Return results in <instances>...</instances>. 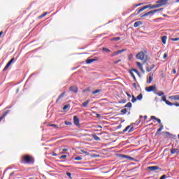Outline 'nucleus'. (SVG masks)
<instances>
[{"label": "nucleus", "instance_id": "nucleus-1", "mask_svg": "<svg viewBox=\"0 0 179 179\" xmlns=\"http://www.w3.org/2000/svg\"><path fill=\"white\" fill-rule=\"evenodd\" d=\"M136 59L143 61V64H146V62H148V51H141L136 55Z\"/></svg>", "mask_w": 179, "mask_h": 179}, {"label": "nucleus", "instance_id": "nucleus-2", "mask_svg": "<svg viewBox=\"0 0 179 179\" xmlns=\"http://www.w3.org/2000/svg\"><path fill=\"white\" fill-rule=\"evenodd\" d=\"M21 163L24 164H31V163H34V158L30 155H24L21 158Z\"/></svg>", "mask_w": 179, "mask_h": 179}, {"label": "nucleus", "instance_id": "nucleus-3", "mask_svg": "<svg viewBox=\"0 0 179 179\" xmlns=\"http://www.w3.org/2000/svg\"><path fill=\"white\" fill-rule=\"evenodd\" d=\"M160 6H162V5H160L159 3L158 4H155V5H147L143 6V8L137 10V15H139V13H141V12H143V10H145V9H148V8H150V9H156V8H160Z\"/></svg>", "mask_w": 179, "mask_h": 179}, {"label": "nucleus", "instance_id": "nucleus-4", "mask_svg": "<svg viewBox=\"0 0 179 179\" xmlns=\"http://www.w3.org/2000/svg\"><path fill=\"white\" fill-rule=\"evenodd\" d=\"M162 10H163V8L152 10L148 12L145 14H141V17H146L147 16H149V15H153L155 13H157V12H162Z\"/></svg>", "mask_w": 179, "mask_h": 179}, {"label": "nucleus", "instance_id": "nucleus-5", "mask_svg": "<svg viewBox=\"0 0 179 179\" xmlns=\"http://www.w3.org/2000/svg\"><path fill=\"white\" fill-rule=\"evenodd\" d=\"M156 89H157V87H156L155 85L145 87V90L148 93H150V92H156Z\"/></svg>", "mask_w": 179, "mask_h": 179}, {"label": "nucleus", "instance_id": "nucleus-6", "mask_svg": "<svg viewBox=\"0 0 179 179\" xmlns=\"http://www.w3.org/2000/svg\"><path fill=\"white\" fill-rule=\"evenodd\" d=\"M13 61H15V58H12L6 65V66L4 67V69H3V71H6V69H8V68H9V66H10V65H12V63L13 62Z\"/></svg>", "mask_w": 179, "mask_h": 179}, {"label": "nucleus", "instance_id": "nucleus-7", "mask_svg": "<svg viewBox=\"0 0 179 179\" xmlns=\"http://www.w3.org/2000/svg\"><path fill=\"white\" fill-rule=\"evenodd\" d=\"M124 51H127V49H122L120 50H117L116 52H114L110 57H115V55H118V54H121L122 52H124Z\"/></svg>", "mask_w": 179, "mask_h": 179}, {"label": "nucleus", "instance_id": "nucleus-8", "mask_svg": "<svg viewBox=\"0 0 179 179\" xmlns=\"http://www.w3.org/2000/svg\"><path fill=\"white\" fill-rule=\"evenodd\" d=\"M162 101H164L166 103V104H167V106H173V103H171L169 101H168L166 99V96H162Z\"/></svg>", "mask_w": 179, "mask_h": 179}, {"label": "nucleus", "instance_id": "nucleus-9", "mask_svg": "<svg viewBox=\"0 0 179 179\" xmlns=\"http://www.w3.org/2000/svg\"><path fill=\"white\" fill-rule=\"evenodd\" d=\"M136 64L138 68H139L140 71H141L142 73H144L145 70L143 69V66H142V64H141V62H136Z\"/></svg>", "mask_w": 179, "mask_h": 179}, {"label": "nucleus", "instance_id": "nucleus-10", "mask_svg": "<svg viewBox=\"0 0 179 179\" xmlns=\"http://www.w3.org/2000/svg\"><path fill=\"white\" fill-rule=\"evenodd\" d=\"M153 80V73H150L148 79H147V83L150 84Z\"/></svg>", "mask_w": 179, "mask_h": 179}, {"label": "nucleus", "instance_id": "nucleus-11", "mask_svg": "<svg viewBox=\"0 0 179 179\" xmlns=\"http://www.w3.org/2000/svg\"><path fill=\"white\" fill-rule=\"evenodd\" d=\"M73 122H74V124H76L77 127H78L79 117H78V116H76V115L73 116Z\"/></svg>", "mask_w": 179, "mask_h": 179}, {"label": "nucleus", "instance_id": "nucleus-12", "mask_svg": "<svg viewBox=\"0 0 179 179\" xmlns=\"http://www.w3.org/2000/svg\"><path fill=\"white\" fill-rule=\"evenodd\" d=\"M69 90H70L71 92H73V93H78V87L71 86V87H69Z\"/></svg>", "mask_w": 179, "mask_h": 179}, {"label": "nucleus", "instance_id": "nucleus-13", "mask_svg": "<svg viewBox=\"0 0 179 179\" xmlns=\"http://www.w3.org/2000/svg\"><path fill=\"white\" fill-rule=\"evenodd\" d=\"M128 131V132H132V131H134V127L131 126H127L124 130L123 132H127Z\"/></svg>", "mask_w": 179, "mask_h": 179}, {"label": "nucleus", "instance_id": "nucleus-14", "mask_svg": "<svg viewBox=\"0 0 179 179\" xmlns=\"http://www.w3.org/2000/svg\"><path fill=\"white\" fill-rule=\"evenodd\" d=\"M65 96V92L62 93L59 97L57 98V101H56V103H61V99H62V97H64Z\"/></svg>", "mask_w": 179, "mask_h": 179}, {"label": "nucleus", "instance_id": "nucleus-15", "mask_svg": "<svg viewBox=\"0 0 179 179\" xmlns=\"http://www.w3.org/2000/svg\"><path fill=\"white\" fill-rule=\"evenodd\" d=\"M148 169L150 170L151 171H156V170H159V166H148Z\"/></svg>", "mask_w": 179, "mask_h": 179}, {"label": "nucleus", "instance_id": "nucleus-16", "mask_svg": "<svg viewBox=\"0 0 179 179\" xmlns=\"http://www.w3.org/2000/svg\"><path fill=\"white\" fill-rule=\"evenodd\" d=\"M171 100H179V94L178 95H172L169 97Z\"/></svg>", "mask_w": 179, "mask_h": 179}, {"label": "nucleus", "instance_id": "nucleus-17", "mask_svg": "<svg viewBox=\"0 0 179 179\" xmlns=\"http://www.w3.org/2000/svg\"><path fill=\"white\" fill-rule=\"evenodd\" d=\"M97 61V59H87L86 64H92V62H94Z\"/></svg>", "mask_w": 179, "mask_h": 179}, {"label": "nucleus", "instance_id": "nucleus-18", "mask_svg": "<svg viewBox=\"0 0 179 179\" xmlns=\"http://www.w3.org/2000/svg\"><path fill=\"white\" fill-rule=\"evenodd\" d=\"M9 112L10 110L6 111L5 113H3L1 117H0V122L3 120V118H5L6 115H8V114H9Z\"/></svg>", "mask_w": 179, "mask_h": 179}, {"label": "nucleus", "instance_id": "nucleus-19", "mask_svg": "<svg viewBox=\"0 0 179 179\" xmlns=\"http://www.w3.org/2000/svg\"><path fill=\"white\" fill-rule=\"evenodd\" d=\"M142 21H137L134 24V27H139V26H141Z\"/></svg>", "mask_w": 179, "mask_h": 179}, {"label": "nucleus", "instance_id": "nucleus-20", "mask_svg": "<svg viewBox=\"0 0 179 179\" xmlns=\"http://www.w3.org/2000/svg\"><path fill=\"white\" fill-rule=\"evenodd\" d=\"M153 68H155V64H152L150 67L147 66L146 67L147 72H150L152 69H153Z\"/></svg>", "mask_w": 179, "mask_h": 179}, {"label": "nucleus", "instance_id": "nucleus-21", "mask_svg": "<svg viewBox=\"0 0 179 179\" xmlns=\"http://www.w3.org/2000/svg\"><path fill=\"white\" fill-rule=\"evenodd\" d=\"M162 41L163 44H166V43L167 41V36H163L162 37Z\"/></svg>", "mask_w": 179, "mask_h": 179}, {"label": "nucleus", "instance_id": "nucleus-22", "mask_svg": "<svg viewBox=\"0 0 179 179\" xmlns=\"http://www.w3.org/2000/svg\"><path fill=\"white\" fill-rule=\"evenodd\" d=\"M90 103V100H86L82 103L83 107H87V104Z\"/></svg>", "mask_w": 179, "mask_h": 179}, {"label": "nucleus", "instance_id": "nucleus-23", "mask_svg": "<svg viewBox=\"0 0 179 179\" xmlns=\"http://www.w3.org/2000/svg\"><path fill=\"white\" fill-rule=\"evenodd\" d=\"M92 136L94 141H101L100 137L97 136L96 134H92Z\"/></svg>", "mask_w": 179, "mask_h": 179}, {"label": "nucleus", "instance_id": "nucleus-24", "mask_svg": "<svg viewBox=\"0 0 179 179\" xmlns=\"http://www.w3.org/2000/svg\"><path fill=\"white\" fill-rule=\"evenodd\" d=\"M163 125H162L158 129H157V131L156 133V135H159V134H160V132H162V131H163Z\"/></svg>", "mask_w": 179, "mask_h": 179}, {"label": "nucleus", "instance_id": "nucleus-25", "mask_svg": "<svg viewBox=\"0 0 179 179\" xmlns=\"http://www.w3.org/2000/svg\"><path fill=\"white\" fill-rule=\"evenodd\" d=\"M130 75H131L134 82H136V77H135V75L134 74V71H132V70L130 71Z\"/></svg>", "mask_w": 179, "mask_h": 179}, {"label": "nucleus", "instance_id": "nucleus-26", "mask_svg": "<svg viewBox=\"0 0 179 179\" xmlns=\"http://www.w3.org/2000/svg\"><path fill=\"white\" fill-rule=\"evenodd\" d=\"M47 15H48V13L45 12L43 13V15H41L38 17V19H43V17H44L45 16H47Z\"/></svg>", "mask_w": 179, "mask_h": 179}, {"label": "nucleus", "instance_id": "nucleus-27", "mask_svg": "<svg viewBox=\"0 0 179 179\" xmlns=\"http://www.w3.org/2000/svg\"><path fill=\"white\" fill-rule=\"evenodd\" d=\"M131 71L135 72L138 75V76L141 77V73H139V71H138V70H136L135 69H132Z\"/></svg>", "mask_w": 179, "mask_h": 179}, {"label": "nucleus", "instance_id": "nucleus-28", "mask_svg": "<svg viewBox=\"0 0 179 179\" xmlns=\"http://www.w3.org/2000/svg\"><path fill=\"white\" fill-rule=\"evenodd\" d=\"M178 149H176V148L171 149V155H174V154L177 153V151H178Z\"/></svg>", "mask_w": 179, "mask_h": 179}, {"label": "nucleus", "instance_id": "nucleus-29", "mask_svg": "<svg viewBox=\"0 0 179 179\" xmlns=\"http://www.w3.org/2000/svg\"><path fill=\"white\" fill-rule=\"evenodd\" d=\"M155 94H157V96H164V92L159 91L157 93L155 92Z\"/></svg>", "mask_w": 179, "mask_h": 179}, {"label": "nucleus", "instance_id": "nucleus-30", "mask_svg": "<svg viewBox=\"0 0 179 179\" xmlns=\"http://www.w3.org/2000/svg\"><path fill=\"white\" fill-rule=\"evenodd\" d=\"M102 51H106V52H111V50L107 48H103Z\"/></svg>", "mask_w": 179, "mask_h": 179}, {"label": "nucleus", "instance_id": "nucleus-31", "mask_svg": "<svg viewBox=\"0 0 179 179\" xmlns=\"http://www.w3.org/2000/svg\"><path fill=\"white\" fill-rule=\"evenodd\" d=\"M124 107H128L129 108H131L132 107V103L131 102H128Z\"/></svg>", "mask_w": 179, "mask_h": 179}, {"label": "nucleus", "instance_id": "nucleus-32", "mask_svg": "<svg viewBox=\"0 0 179 179\" xmlns=\"http://www.w3.org/2000/svg\"><path fill=\"white\" fill-rule=\"evenodd\" d=\"M143 97V95L142 94H140L138 96H137L136 99L137 100H142Z\"/></svg>", "mask_w": 179, "mask_h": 179}, {"label": "nucleus", "instance_id": "nucleus-33", "mask_svg": "<svg viewBox=\"0 0 179 179\" xmlns=\"http://www.w3.org/2000/svg\"><path fill=\"white\" fill-rule=\"evenodd\" d=\"M70 107H71V105H69V104L65 105L63 107V110H68V108H70Z\"/></svg>", "mask_w": 179, "mask_h": 179}, {"label": "nucleus", "instance_id": "nucleus-34", "mask_svg": "<svg viewBox=\"0 0 179 179\" xmlns=\"http://www.w3.org/2000/svg\"><path fill=\"white\" fill-rule=\"evenodd\" d=\"M113 41H118L119 40H121L120 37H115L112 38Z\"/></svg>", "mask_w": 179, "mask_h": 179}, {"label": "nucleus", "instance_id": "nucleus-35", "mask_svg": "<svg viewBox=\"0 0 179 179\" xmlns=\"http://www.w3.org/2000/svg\"><path fill=\"white\" fill-rule=\"evenodd\" d=\"M97 93H100V90H96L92 92V94H97Z\"/></svg>", "mask_w": 179, "mask_h": 179}, {"label": "nucleus", "instance_id": "nucleus-36", "mask_svg": "<svg viewBox=\"0 0 179 179\" xmlns=\"http://www.w3.org/2000/svg\"><path fill=\"white\" fill-rule=\"evenodd\" d=\"M50 127H52L53 128H55V129H58V126L57 124H50Z\"/></svg>", "mask_w": 179, "mask_h": 179}, {"label": "nucleus", "instance_id": "nucleus-37", "mask_svg": "<svg viewBox=\"0 0 179 179\" xmlns=\"http://www.w3.org/2000/svg\"><path fill=\"white\" fill-rule=\"evenodd\" d=\"M136 100H138L137 98H136L135 96H132L131 102L135 103Z\"/></svg>", "mask_w": 179, "mask_h": 179}, {"label": "nucleus", "instance_id": "nucleus-38", "mask_svg": "<svg viewBox=\"0 0 179 179\" xmlns=\"http://www.w3.org/2000/svg\"><path fill=\"white\" fill-rule=\"evenodd\" d=\"M64 124H65V125H72V122H68V121H65Z\"/></svg>", "mask_w": 179, "mask_h": 179}, {"label": "nucleus", "instance_id": "nucleus-39", "mask_svg": "<svg viewBox=\"0 0 179 179\" xmlns=\"http://www.w3.org/2000/svg\"><path fill=\"white\" fill-rule=\"evenodd\" d=\"M127 112V108H124L121 110L122 114H125Z\"/></svg>", "mask_w": 179, "mask_h": 179}, {"label": "nucleus", "instance_id": "nucleus-40", "mask_svg": "<svg viewBox=\"0 0 179 179\" xmlns=\"http://www.w3.org/2000/svg\"><path fill=\"white\" fill-rule=\"evenodd\" d=\"M120 156L121 157H124V159H129V156L128 155H121Z\"/></svg>", "mask_w": 179, "mask_h": 179}, {"label": "nucleus", "instance_id": "nucleus-41", "mask_svg": "<svg viewBox=\"0 0 179 179\" xmlns=\"http://www.w3.org/2000/svg\"><path fill=\"white\" fill-rule=\"evenodd\" d=\"M171 41H179V38H172Z\"/></svg>", "mask_w": 179, "mask_h": 179}, {"label": "nucleus", "instance_id": "nucleus-42", "mask_svg": "<svg viewBox=\"0 0 179 179\" xmlns=\"http://www.w3.org/2000/svg\"><path fill=\"white\" fill-rule=\"evenodd\" d=\"M74 160L80 161V160H82V157H77L74 159Z\"/></svg>", "mask_w": 179, "mask_h": 179}, {"label": "nucleus", "instance_id": "nucleus-43", "mask_svg": "<svg viewBox=\"0 0 179 179\" xmlns=\"http://www.w3.org/2000/svg\"><path fill=\"white\" fill-rule=\"evenodd\" d=\"M67 156L66 155H62L59 157V159H66Z\"/></svg>", "mask_w": 179, "mask_h": 179}, {"label": "nucleus", "instance_id": "nucleus-44", "mask_svg": "<svg viewBox=\"0 0 179 179\" xmlns=\"http://www.w3.org/2000/svg\"><path fill=\"white\" fill-rule=\"evenodd\" d=\"M133 87H134V89H136V90H138V87L136 85V83H133Z\"/></svg>", "mask_w": 179, "mask_h": 179}, {"label": "nucleus", "instance_id": "nucleus-45", "mask_svg": "<svg viewBox=\"0 0 179 179\" xmlns=\"http://www.w3.org/2000/svg\"><path fill=\"white\" fill-rule=\"evenodd\" d=\"M119 62H121V59H118L117 61H115L113 62L114 65H117Z\"/></svg>", "mask_w": 179, "mask_h": 179}, {"label": "nucleus", "instance_id": "nucleus-46", "mask_svg": "<svg viewBox=\"0 0 179 179\" xmlns=\"http://www.w3.org/2000/svg\"><path fill=\"white\" fill-rule=\"evenodd\" d=\"M66 176H67L68 177H69V178H71V176H72V174H71V173L66 172Z\"/></svg>", "mask_w": 179, "mask_h": 179}, {"label": "nucleus", "instance_id": "nucleus-47", "mask_svg": "<svg viewBox=\"0 0 179 179\" xmlns=\"http://www.w3.org/2000/svg\"><path fill=\"white\" fill-rule=\"evenodd\" d=\"M167 176L166 175H163L159 179H166Z\"/></svg>", "mask_w": 179, "mask_h": 179}, {"label": "nucleus", "instance_id": "nucleus-48", "mask_svg": "<svg viewBox=\"0 0 179 179\" xmlns=\"http://www.w3.org/2000/svg\"><path fill=\"white\" fill-rule=\"evenodd\" d=\"M173 106H176V107H179V103H173Z\"/></svg>", "mask_w": 179, "mask_h": 179}, {"label": "nucleus", "instance_id": "nucleus-49", "mask_svg": "<svg viewBox=\"0 0 179 179\" xmlns=\"http://www.w3.org/2000/svg\"><path fill=\"white\" fill-rule=\"evenodd\" d=\"M68 150H69V148L62 149V152H68Z\"/></svg>", "mask_w": 179, "mask_h": 179}, {"label": "nucleus", "instance_id": "nucleus-50", "mask_svg": "<svg viewBox=\"0 0 179 179\" xmlns=\"http://www.w3.org/2000/svg\"><path fill=\"white\" fill-rule=\"evenodd\" d=\"M167 57H168L167 53H165V54L164 55V57H163L164 59H166V58Z\"/></svg>", "mask_w": 179, "mask_h": 179}, {"label": "nucleus", "instance_id": "nucleus-51", "mask_svg": "<svg viewBox=\"0 0 179 179\" xmlns=\"http://www.w3.org/2000/svg\"><path fill=\"white\" fill-rule=\"evenodd\" d=\"M134 56L132 55V54H131V55H129V59H132V57H133Z\"/></svg>", "mask_w": 179, "mask_h": 179}, {"label": "nucleus", "instance_id": "nucleus-52", "mask_svg": "<svg viewBox=\"0 0 179 179\" xmlns=\"http://www.w3.org/2000/svg\"><path fill=\"white\" fill-rule=\"evenodd\" d=\"M52 156H58V155L57 154V153H55V152H53L52 153Z\"/></svg>", "mask_w": 179, "mask_h": 179}, {"label": "nucleus", "instance_id": "nucleus-53", "mask_svg": "<svg viewBox=\"0 0 179 179\" xmlns=\"http://www.w3.org/2000/svg\"><path fill=\"white\" fill-rule=\"evenodd\" d=\"M151 120H157V118L156 117V116H151Z\"/></svg>", "mask_w": 179, "mask_h": 179}, {"label": "nucleus", "instance_id": "nucleus-54", "mask_svg": "<svg viewBox=\"0 0 179 179\" xmlns=\"http://www.w3.org/2000/svg\"><path fill=\"white\" fill-rule=\"evenodd\" d=\"M173 73L174 75H176V73H177V71L176 70V69H173Z\"/></svg>", "mask_w": 179, "mask_h": 179}, {"label": "nucleus", "instance_id": "nucleus-55", "mask_svg": "<svg viewBox=\"0 0 179 179\" xmlns=\"http://www.w3.org/2000/svg\"><path fill=\"white\" fill-rule=\"evenodd\" d=\"M157 121L158 122V124H162V120H160V119H157Z\"/></svg>", "mask_w": 179, "mask_h": 179}, {"label": "nucleus", "instance_id": "nucleus-56", "mask_svg": "<svg viewBox=\"0 0 179 179\" xmlns=\"http://www.w3.org/2000/svg\"><path fill=\"white\" fill-rule=\"evenodd\" d=\"M83 153H85V155H86L87 156H88L89 152H86V151H83Z\"/></svg>", "mask_w": 179, "mask_h": 179}, {"label": "nucleus", "instance_id": "nucleus-57", "mask_svg": "<svg viewBox=\"0 0 179 179\" xmlns=\"http://www.w3.org/2000/svg\"><path fill=\"white\" fill-rule=\"evenodd\" d=\"M2 34H3V31H0V37H1V36H2Z\"/></svg>", "mask_w": 179, "mask_h": 179}, {"label": "nucleus", "instance_id": "nucleus-58", "mask_svg": "<svg viewBox=\"0 0 179 179\" xmlns=\"http://www.w3.org/2000/svg\"><path fill=\"white\" fill-rule=\"evenodd\" d=\"M144 120H148V116L147 115L144 116Z\"/></svg>", "mask_w": 179, "mask_h": 179}, {"label": "nucleus", "instance_id": "nucleus-59", "mask_svg": "<svg viewBox=\"0 0 179 179\" xmlns=\"http://www.w3.org/2000/svg\"><path fill=\"white\" fill-rule=\"evenodd\" d=\"M13 174H15V172H12V173L10 174V176H13Z\"/></svg>", "mask_w": 179, "mask_h": 179}, {"label": "nucleus", "instance_id": "nucleus-60", "mask_svg": "<svg viewBox=\"0 0 179 179\" xmlns=\"http://www.w3.org/2000/svg\"><path fill=\"white\" fill-rule=\"evenodd\" d=\"M141 3L136 4V6H141Z\"/></svg>", "mask_w": 179, "mask_h": 179}, {"label": "nucleus", "instance_id": "nucleus-61", "mask_svg": "<svg viewBox=\"0 0 179 179\" xmlns=\"http://www.w3.org/2000/svg\"><path fill=\"white\" fill-rule=\"evenodd\" d=\"M128 97H131V94H127Z\"/></svg>", "mask_w": 179, "mask_h": 179}, {"label": "nucleus", "instance_id": "nucleus-62", "mask_svg": "<svg viewBox=\"0 0 179 179\" xmlns=\"http://www.w3.org/2000/svg\"><path fill=\"white\" fill-rule=\"evenodd\" d=\"M176 3H179V0H176Z\"/></svg>", "mask_w": 179, "mask_h": 179}, {"label": "nucleus", "instance_id": "nucleus-63", "mask_svg": "<svg viewBox=\"0 0 179 179\" xmlns=\"http://www.w3.org/2000/svg\"><path fill=\"white\" fill-rule=\"evenodd\" d=\"M97 117H100V115H99V114H97Z\"/></svg>", "mask_w": 179, "mask_h": 179}, {"label": "nucleus", "instance_id": "nucleus-64", "mask_svg": "<svg viewBox=\"0 0 179 179\" xmlns=\"http://www.w3.org/2000/svg\"><path fill=\"white\" fill-rule=\"evenodd\" d=\"M98 128H101V126H98Z\"/></svg>", "mask_w": 179, "mask_h": 179}]
</instances>
